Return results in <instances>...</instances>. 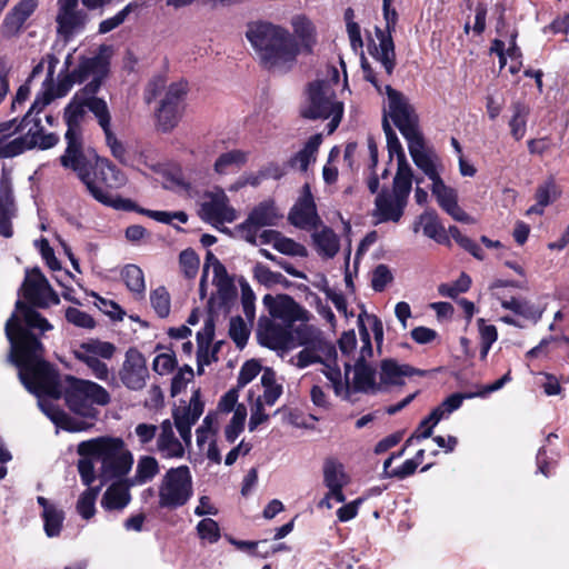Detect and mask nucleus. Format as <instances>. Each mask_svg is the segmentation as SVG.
Returning a JSON list of instances; mask_svg holds the SVG:
<instances>
[{
    "mask_svg": "<svg viewBox=\"0 0 569 569\" xmlns=\"http://www.w3.org/2000/svg\"><path fill=\"white\" fill-rule=\"evenodd\" d=\"M407 142L409 153L417 168L431 180V183L440 179L445 169L443 162L435 149L426 143L423 134Z\"/></svg>",
    "mask_w": 569,
    "mask_h": 569,
    "instance_id": "12",
    "label": "nucleus"
},
{
    "mask_svg": "<svg viewBox=\"0 0 569 569\" xmlns=\"http://www.w3.org/2000/svg\"><path fill=\"white\" fill-rule=\"evenodd\" d=\"M121 277L131 292L139 296L143 295L146 290L144 276L138 266L127 264L121 271Z\"/></svg>",
    "mask_w": 569,
    "mask_h": 569,
    "instance_id": "48",
    "label": "nucleus"
},
{
    "mask_svg": "<svg viewBox=\"0 0 569 569\" xmlns=\"http://www.w3.org/2000/svg\"><path fill=\"white\" fill-rule=\"evenodd\" d=\"M312 239L318 253L323 258H333L339 251V238L330 228L323 227L320 231H315Z\"/></svg>",
    "mask_w": 569,
    "mask_h": 569,
    "instance_id": "37",
    "label": "nucleus"
},
{
    "mask_svg": "<svg viewBox=\"0 0 569 569\" xmlns=\"http://www.w3.org/2000/svg\"><path fill=\"white\" fill-rule=\"evenodd\" d=\"M38 8V0L19 1L4 17L1 33L6 38L17 37L23 29L26 21Z\"/></svg>",
    "mask_w": 569,
    "mask_h": 569,
    "instance_id": "25",
    "label": "nucleus"
},
{
    "mask_svg": "<svg viewBox=\"0 0 569 569\" xmlns=\"http://www.w3.org/2000/svg\"><path fill=\"white\" fill-rule=\"evenodd\" d=\"M62 166L76 171L89 193L102 204L118 210L136 209L133 201L116 197L110 192V190L123 187L127 177L108 159L99 158L96 154H86L82 149L70 154L67 164Z\"/></svg>",
    "mask_w": 569,
    "mask_h": 569,
    "instance_id": "3",
    "label": "nucleus"
},
{
    "mask_svg": "<svg viewBox=\"0 0 569 569\" xmlns=\"http://www.w3.org/2000/svg\"><path fill=\"white\" fill-rule=\"evenodd\" d=\"M413 375L421 376L423 372L408 365H399L392 359H387L381 362L379 386L381 389L388 386H401L405 383V377Z\"/></svg>",
    "mask_w": 569,
    "mask_h": 569,
    "instance_id": "29",
    "label": "nucleus"
},
{
    "mask_svg": "<svg viewBox=\"0 0 569 569\" xmlns=\"http://www.w3.org/2000/svg\"><path fill=\"white\" fill-rule=\"evenodd\" d=\"M197 531L201 539L210 543L217 542L220 538V530L217 521L211 518H204L197 525Z\"/></svg>",
    "mask_w": 569,
    "mask_h": 569,
    "instance_id": "64",
    "label": "nucleus"
},
{
    "mask_svg": "<svg viewBox=\"0 0 569 569\" xmlns=\"http://www.w3.org/2000/svg\"><path fill=\"white\" fill-rule=\"evenodd\" d=\"M382 128L387 138V147L390 160L395 154L397 156V172L395 177L413 178V170L406 158L403 148L396 132L391 128L387 116H383Z\"/></svg>",
    "mask_w": 569,
    "mask_h": 569,
    "instance_id": "27",
    "label": "nucleus"
},
{
    "mask_svg": "<svg viewBox=\"0 0 569 569\" xmlns=\"http://www.w3.org/2000/svg\"><path fill=\"white\" fill-rule=\"evenodd\" d=\"M214 336V322L212 317H208L202 330L197 333L198 342V363L209 365L208 349Z\"/></svg>",
    "mask_w": 569,
    "mask_h": 569,
    "instance_id": "45",
    "label": "nucleus"
},
{
    "mask_svg": "<svg viewBox=\"0 0 569 569\" xmlns=\"http://www.w3.org/2000/svg\"><path fill=\"white\" fill-rule=\"evenodd\" d=\"M114 352L113 343L98 339H89L73 350L76 359L86 363L94 377L100 380H107L109 377V369L101 359H111Z\"/></svg>",
    "mask_w": 569,
    "mask_h": 569,
    "instance_id": "10",
    "label": "nucleus"
},
{
    "mask_svg": "<svg viewBox=\"0 0 569 569\" xmlns=\"http://www.w3.org/2000/svg\"><path fill=\"white\" fill-rule=\"evenodd\" d=\"M279 214L276 206L271 201H263L259 203L249 214L250 222L258 227L276 226Z\"/></svg>",
    "mask_w": 569,
    "mask_h": 569,
    "instance_id": "42",
    "label": "nucleus"
},
{
    "mask_svg": "<svg viewBox=\"0 0 569 569\" xmlns=\"http://www.w3.org/2000/svg\"><path fill=\"white\" fill-rule=\"evenodd\" d=\"M501 306L533 322H537L542 316V312L528 300L511 298L502 300Z\"/></svg>",
    "mask_w": 569,
    "mask_h": 569,
    "instance_id": "44",
    "label": "nucleus"
},
{
    "mask_svg": "<svg viewBox=\"0 0 569 569\" xmlns=\"http://www.w3.org/2000/svg\"><path fill=\"white\" fill-rule=\"evenodd\" d=\"M101 486L89 487L79 497L76 509L82 519L89 520L96 513V500L100 492Z\"/></svg>",
    "mask_w": 569,
    "mask_h": 569,
    "instance_id": "46",
    "label": "nucleus"
},
{
    "mask_svg": "<svg viewBox=\"0 0 569 569\" xmlns=\"http://www.w3.org/2000/svg\"><path fill=\"white\" fill-rule=\"evenodd\" d=\"M42 411L53 421L57 426L68 431H82L87 430L91 425L84 421L76 420L69 417L62 410L56 408L52 403L39 402Z\"/></svg>",
    "mask_w": 569,
    "mask_h": 569,
    "instance_id": "34",
    "label": "nucleus"
},
{
    "mask_svg": "<svg viewBox=\"0 0 569 569\" xmlns=\"http://www.w3.org/2000/svg\"><path fill=\"white\" fill-rule=\"evenodd\" d=\"M229 335L237 347L243 348L248 341L250 329L243 319L237 316L230 320Z\"/></svg>",
    "mask_w": 569,
    "mask_h": 569,
    "instance_id": "55",
    "label": "nucleus"
},
{
    "mask_svg": "<svg viewBox=\"0 0 569 569\" xmlns=\"http://www.w3.org/2000/svg\"><path fill=\"white\" fill-rule=\"evenodd\" d=\"M258 338L263 346L271 349H287L293 342L292 327L281 328L271 319L261 317L258 322Z\"/></svg>",
    "mask_w": 569,
    "mask_h": 569,
    "instance_id": "22",
    "label": "nucleus"
},
{
    "mask_svg": "<svg viewBox=\"0 0 569 569\" xmlns=\"http://www.w3.org/2000/svg\"><path fill=\"white\" fill-rule=\"evenodd\" d=\"M193 496V479L188 466L170 468L158 486L159 507L178 509L188 503Z\"/></svg>",
    "mask_w": 569,
    "mask_h": 569,
    "instance_id": "7",
    "label": "nucleus"
},
{
    "mask_svg": "<svg viewBox=\"0 0 569 569\" xmlns=\"http://www.w3.org/2000/svg\"><path fill=\"white\" fill-rule=\"evenodd\" d=\"M274 249L283 254L292 257H307L308 254L307 249L302 244L281 234L274 242Z\"/></svg>",
    "mask_w": 569,
    "mask_h": 569,
    "instance_id": "61",
    "label": "nucleus"
},
{
    "mask_svg": "<svg viewBox=\"0 0 569 569\" xmlns=\"http://www.w3.org/2000/svg\"><path fill=\"white\" fill-rule=\"evenodd\" d=\"M470 284V277L466 273H461L455 283H441L438 291L443 297L456 298L459 293L468 291Z\"/></svg>",
    "mask_w": 569,
    "mask_h": 569,
    "instance_id": "60",
    "label": "nucleus"
},
{
    "mask_svg": "<svg viewBox=\"0 0 569 569\" xmlns=\"http://www.w3.org/2000/svg\"><path fill=\"white\" fill-rule=\"evenodd\" d=\"M199 213L203 220L216 228L223 222H232L237 218L236 210L229 206L228 197L222 190L208 193Z\"/></svg>",
    "mask_w": 569,
    "mask_h": 569,
    "instance_id": "16",
    "label": "nucleus"
},
{
    "mask_svg": "<svg viewBox=\"0 0 569 569\" xmlns=\"http://www.w3.org/2000/svg\"><path fill=\"white\" fill-rule=\"evenodd\" d=\"M148 377L149 371L143 355L137 349H129L120 370L122 383L130 390H141L146 386Z\"/></svg>",
    "mask_w": 569,
    "mask_h": 569,
    "instance_id": "19",
    "label": "nucleus"
},
{
    "mask_svg": "<svg viewBox=\"0 0 569 569\" xmlns=\"http://www.w3.org/2000/svg\"><path fill=\"white\" fill-rule=\"evenodd\" d=\"M288 219L295 227L303 230L316 229L321 223L309 183L303 184L301 194L290 210Z\"/></svg>",
    "mask_w": 569,
    "mask_h": 569,
    "instance_id": "15",
    "label": "nucleus"
},
{
    "mask_svg": "<svg viewBox=\"0 0 569 569\" xmlns=\"http://www.w3.org/2000/svg\"><path fill=\"white\" fill-rule=\"evenodd\" d=\"M246 38L260 63L268 70L286 72L292 68L300 52L296 38L284 28L270 22L248 24Z\"/></svg>",
    "mask_w": 569,
    "mask_h": 569,
    "instance_id": "4",
    "label": "nucleus"
},
{
    "mask_svg": "<svg viewBox=\"0 0 569 569\" xmlns=\"http://www.w3.org/2000/svg\"><path fill=\"white\" fill-rule=\"evenodd\" d=\"M292 327L293 340L300 346L312 347L318 350H333V346L326 340L322 331L316 326L309 325L308 321Z\"/></svg>",
    "mask_w": 569,
    "mask_h": 569,
    "instance_id": "30",
    "label": "nucleus"
},
{
    "mask_svg": "<svg viewBox=\"0 0 569 569\" xmlns=\"http://www.w3.org/2000/svg\"><path fill=\"white\" fill-rule=\"evenodd\" d=\"M413 178L395 177L392 190L382 189L375 200V217L378 222H398L408 203Z\"/></svg>",
    "mask_w": 569,
    "mask_h": 569,
    "instance_id": "8",
    "label": "nucleus"
},
{
    "mask_svg": "<svg viewBox=\"0 0 569 569\" xmlns=\"http://www.w3.org/2000/svg\"><path fill=\"white\" fill-rule=\"evenodd\" d=\"M159 462L154 457L141 456L138 459L134 476L127 479L129 485L133 487L141 486L151 481L159 473Z\"/></svg>",
    "mask_w": 569,
    "mask_h": 569,
    "instance_id": "38",
    "label": "nucleus"
},
{
    "mask_svg": "<svg viewBox=\"0 0 569 569\" xmlns=\"http://www.w3.org/2000/svg\"><path fill=\"white\" fill-rule=\"evenodd\" d=\"M420 226L422 227L423 234L426 237L437 241L438 243L449 242L448 232L440 222L436 210L430 209L422 212L415 223L413 231L418 232Z\"/></svg>",
    "mask_w": 569,
    "mask_h": 569,
    "instance_id": "31",
    "label": "nucleus"
},
{
    "mask_svg": "<svg viewBox=\"0 0 569 569\" xmlns=\"http://www.w3.org/2000/svg\"><path fill=\"white\" fill-rule=\"evenodd\" d=\"M181 111L160 104L157 111L158 127L162 132L171 131L179 122Z\"/></svg>",
    "mask_w": 569,
    "mask_h": 569,
    "instance_id": "53",
    "label": "nucleus"
},
{
    "mask_svg": "<svg viewBox=\"0 0 569 569\" xmlns=\"http://www.w3.org/2000/svg\"><path fill=\"white\" fill-rule=\"evenodd\" d=\"M58 12L56 17L57 32L64 39L81 32L87 22L88 14L79 9V0H58Z\"/></svg>",
    "mask_w": 569,
    "mask_h": 569,
    "instance_id": "13",
    "label": "nucleus"
},
{
    "mask_svg": "<svg viewBox=\"0 0 569 569\" xmlns=\"http://www.w3.org/2000/svg\"><path fill=\"white\" fill-rule=\"evenodd\" d=\"M138 2L128 3L121 11H119L116 16L108 18L100 22L99 24V33H108L113 29L118 28L121 23L124 22L128 14L133 10L138 9Z\"/></svg>",
    "mask_w": 569,
    "mask_h": 569,
    "instance_id": "56",
    "label": "nucleus"
},
{
    "mask_svg": "<svg viewBox=\"0 0 569 569\" xmlns=\"http://www.w3.org/2000/svg\"><path fill=\"white\" fill-rule=\"evenodd\" d=\"M16 216L12 181L7 172L0 177V234L10 238L13 234L11 220Z\"/></svg>",
    "mask_w": 569,
    "mask_h": 569,
    "instance_id": "24",
    "label": "nucleus"
},
{
    "mask_svg": "<svg viewBox=\"0 0 569 569\" xmlns=\"http://www.w3.org/2000/svg\"><path fill=\"white\" fill-rule=\"evenodd\" d=\"M151 306L161 318L170 312V296L164 287H159L150 293Z\"/></svg>",
    "mask_w": 569,
    "mask_h": 569,
    "instance_id": "57",
    "label": "nucleus"
},
{
    "mask_svg": "<svg viewBox=\"0 0 569 569\" xmlns=\"http://www.w3.org/2000/svg\"><path fill=\"white\" fill-rule=\"evenodd\" d=\"M560 196V190L553 179H549L537 188L536 200L547 207Z\"/></svg>",
    "mask_w": 569,
    "mask_h": 569,
    "instance_id": "59",
    "label": "nucleus"
},
{
    "mask_svg": "<svg viewBox=\"0 0 569 569\" xmlns=\"http://www.w3.org/2000/svg\"><path fill=\"white\" fill-rule=\"evenodd\" d=\"M78 453L94 457L101 462L102 485L113 479L123 480L133 465V456L121 438L100 437L82 441L78 446Z\"/></svg>",
    "mask_w": 569,
    "mask_h": 569,
    "instance_id": "5",
    "label": "nucleus"
},
{
    "mask_svg": "<svg viewBox=\"0 0 569 569\" xmlns=\"http://www.w3.org/2000/svg\"><path fill=\"white\" fill-rule=\"evenodd\" d=\"M263 303L268 308L270 316L281 319L289 328L293 327L296 321H309L311 315L288 295H279L276 298L266 295Z\"/></svg>",
    "mask_w": 569,
    "mask_h": 569,
    "instance_id": "14",
    "label": "nucleus"
},
{
    "mask_svg": "<svg viewBox=\"0 0 569 569\" xmlns=\"http://www.w3.org/2000/svg\"><path fill=\"white\" fill-rule=\"evenodd\" d=\"M323 482L330 489H343L349 483L343 465L335 459H327L323 465Z\"/></svg>",
    "mask_w": 569,
    "mask_h": 569,
    "instance_id": "40",
    "label": "nucleus"
},
{
    "mask_svg": "<svg viewBox=\"0 0 569 569\" xmlns=\"http://www.w3.org/2000/svg\"><path fill=\"white\" fill-rule=\"evenodd\" d=\"M6 322V336L10 342L8 360L19 368V379L24 388L34 395L46 393L53 399L64 398L68 408L84 418L96 419L98 410L93 405L107 406L109 392L100 385L66 376L57 380V375L44 360V348L31 331L46 332L51 323L38 311L22 301L16 303Z\"/></svg>",
    "mask_w": 569,
    "mask_h": 569,
    "instance_id": "1",
    "label": "nucleus"
},
{
    "mask_svg": "<svg viewBox=\"0 0 569 569\" xmlns=\"http://www.w3.org/2000/svg\"><path fill=\"white\" fill-rule=\"evenodd\" d=\"M383 18L386 20V30L376 28V36L379 44L375 46L370 53L385 68L388 74H391L396 66V52L391 33L396 29L398 13L391 8V4H382Z\"/></svg>",
    "mask_w": 569,
    "mask_h": 569,
    "instance_id": "11",
    "label": "nucleus"
},
{
    "mask_svg": "<svg viewBox=\"0 0 569 569\" xmlns=\"http://www.w3.org/2000/svg\"><path fill=\"white\" fill-rule=\"evenodd\" d=\"M186 446L181 438H178L170 419L163 420L159 426L156 439V451L164 459H180L186 453Z\"/></svg>",
    "mask_w": 569,
    "mask_h": 569,
    "instance_id": "21",
    "label": "nucleus"
},
{
    "mask_svg": "<svg viewBox=\"0 0 569 569\" xmlns=\"http://www.w3.org/2000/svg\"><path fill=\"white\" fill-rule=\"evenodd\" d=\"M187 94V84L184 82H177L169 86L164 98L161 100L162 106L171 107L179 111L182 110V102Z\"/></svg>",
    "mask_w": 569,
    "mask_h": 569,
    "instance_id": "52",
    "label": "nucleus"
},
{
    "mask_svg": "<svg viewBox=\"0 0 569 569\" xmlns=\"http://www.w3.org/2000/svg\"><path fill=\"white\" fill-rule=\"evenodd\" d=\"M37 502L42 507L41 517L46 535L50 538L58 537L64 519L63 511L42 496L37 498Z\"/></svg>",
    "mask_w": 569,
    "mask_h": 569,
    "instance_id": "32",
    "label": "nucleus"
},
{
    "mask_svg": "<svg viewBox=\"0 0 569 569\" xmlns=\"http://www.w3.org/2000/svg\"><path fill=\"white\" fill-rule=\"evenodd\" d=\"M133 487L129 485L127 478L123 480H117L112 485H110L104 491L101 506L103 509L108 511H121L123 510L131 501L130 488Z\"/></svg>",
    "mask_w": 569,
    "mask_h": 569,
    "instance_id": "28",
    "label": "nucleus"
},
{
    "mask_svg": "<svg viewBox=\"0 0 569 569\" xmlns=\"http://www.w3.org/2000/svg\"><path fill=\"white\" fill-rule=\"evenodd\" d=\"M112 48L102 44L91 57H81L77 68L72 70V78L78 83L88 81L83 89L74 94L72 100L64 109V121L68 127L64 134L67 148L60 157L61 164H67L70 154L82 150L81 121L86 114V109L90 110L99 121L100 110L106 112L107 118L111 117L107 102L97 98L96 93L100 90L103 80L109 73L110 58Z\"/></svg>",
    "mask_w": 569,
    "mask_h": 569,
    "instance_id": "2",
    "label": "nucleus"
},
{
    "mask_svg": "<svg viewBox=\"0 0 569 569\" xmlns=\"http://www.w3.org/2000/svg\"><path fill=\"white\" fill-rule=\"evenodd\" d=\"M261 385L264 388L260 397L262 402L273 406L282 395V386L276 382V375L271 369H266L261 376Z\"/></svg>",
    "mask_w": 569,
    "mask_h": 569,
    "instance_id": "47",
    "label": "nucleus"
},
{
    "mask_svg": "<svg viewBox=\"0 0 569 569\" xmlns=\"http://www.w3.org/2000/svg\"><path fill=\"white\" fill-rule=\"evenodd\" d=\"M323 373L331 382L335 393L339 397H342L343 399L349 400L351 397V386L348 380L342 381L340 369L338 367L327 366V369L323 371Z\"/></svg>",
    "mask_w": 569,
    "mask_h": 569,
    "instance_id": "50",
    "label": "nucleus"
},
{
    "mask_svg": "<svg viewBox=\"0 0 569 569\" xmlns=\"http://www.w3.org/2000/svg\"><path fill=\"white\" fill-rule=\"evenodd\" d=\"M212 282L217 287V293L222 305L227 306L237 296L233 279L229 276L224 266L216 268Z\"/></svg>",
    "mask_w": 569,
    "mask_h": 569,
    "instance_id": "39",
    "label": "nucleus"
},
{
    "mask_svg": "<svg viewBox=\"0 0 569 569\" xmlns=\"http://www.w3.org/2000/svg\"><path fill=\"white\" fill-rule=\"evenodd\" d=\"M247 161V153L241 150H231L222 153L214 163L218 173H226L231 167H240Z\"/></svg>",
    "mask_w": 569,
    "mask_h": 569,
    "instance_id": "51",
    "label": "nucleus"
},
{
    "mask_svg": "<svg viewBox=\"0 0 569 569\" xmlns=\"http://www.w3.org/2000/svg\"><path fill=\"white\" fill-rule=\"evenodd\" d=\"M321 143V134H315L308 139L305 147L289 160V166L300 171H307L310 163L316 161Z\"/></svg>",
    "mask_w": 569,
    "mask_h": 569,
    "instance_id": "35",
    "label": "nucleus"
},
{
    "mask_svg": "<svg viewBox=\"0 0 569 569\" xmlns=\"http://www.w3.org/2000/svg\"><path fill=\"white\" fill-rule=\"evenodd\" d=\"M58 141L59 137L56 133H44L40 119H34L24 136L10 141V150L7 151V154H13L14 157L34 147L43 150L49 149L56 146Z\"/></svg>",
    "mask_w": 569,
    "mask_h": 569,
    "instance_id": "18",
    "label": "nucleus"
},
{
    "mask_svg": "<svg viewBox=\"0 0 569 569\" xmlns=\"http://www.w3.org/2000/svg\"><path fill=\"white\" fill-rule=\"evenodd\" d=\"M99 126L103 130L107 146L110 148L112 156L121 162L126 161V149L123 144L117 139L111 130V117L108 119L106 112L100 111Z\"/></svg>",
    "mask_w": 569,
    "mask_h": 569,
    "instance_id": "43",
    "label": "nucleus"
},
{
    "mask_svg": "<svg viewBox=\"0 0 569 569\" xmlns=\"http://www.w3.org/2000/svg\"><path fill=\"white\" fill-rule=\"evenodd\" d=\"M381 390L379 383H376V371L368 363L357 361L353 370V381L351 393L353 391L369 392Z\"/></svg>",
    "mask_w": 569,
    "mask_h": 569,
    "instance_id": "33",
    "label": "nucleus"
},
{
    "mask_svg": "<svg viewBox=\"0 0 569 569\" xmlns=\"http://www.w3.org/2000/svg\"><path fill=\"white\" fill-rule=\"evenodd\" d=\"M202 412L203 403L200 401L198 392H194L188 406H179L172 410L173 423L186 446H191V429Z\"/></svg>",
    "mask_w": 569,
    "mask_h": 569,
    "instance_id": "20",
    "label": "nucleus"
},
{
    "mask_svg": "<svg viewBox=\"0 0 569 569\" xmlns=\"http://www.w3.org/2000/svg\"><path fill=\"white\" fill-rule=\"evenodd\" d=\"M66 319L68 322L79 328L93 329L96 327L94 319L89 313L78 308L69 307L66 310Z\"/></svg>",
    "mask_w": 569,
    "mask_h": 569,
    "instance_id": "62",
    "label": "nucleus"
},
{
    "mask_svg": "<svg viewBox=\"0 0 569 569\" xmlns=\"http://www.w3.org/2000/svg\"><path fill=\"white\" fill-rule=\"evenodd\" d=\"M332 353H336V350H318L313 349L312 347H305L303 350H301L296 359V365L299 368H305L309 365L322 362V356H331Z\"/></svg>",
    "mask_w": 569,
    "mask_h": 569,
    "instance_id": "58",
    "label": "nucleus"
},
{
    "mask_svg": "<svg viewBox=\"0 0 569 569\" xmlns=\"http://www.w3.org/2000/svg\"><path fill=\"white\" fill-rule=\"evenodd\" d=\"M512 117L509 120L511 136L517 140H521L527 131V119L529 116V107L521 101H515L511 104Z\"/></svg>",
    "mask_w": 569,
    "mask_h": 569,
    "instance_id": "41",
    "label": "nucleus"
},
{
    "mask_svg": "<svg viewBox=\"0 0 569 569\" xmlns=\"http://www.w3.org/2000/svg\"><path fill=\"white\" fill-rule=\"evenodd\" d=\"M246 418V407L243 405H238L229 425L224 429V437L228 442H234L238 436L243 431Z\"/></svg>",
    "mask_w": 569,
    "mask_h": 569,
    "instance_id": "49",
    "label": "nucleus"
},
{
    "mask_svg": "<svg viewBox=\"0 0 569 569\" xmlns=\"http://www.w3.org/2000/svg\"><path fill=\"white\" fill-rule=\"evenodd\" d=\"M431 192L439 207L451 216L452 219L459 222H472V218L459 207L457 191L447 186L442 178L431 183Z\"/></svg>",
    "mask_w": 569,
    "mask_h": 569,
    "instance_id": "23",
    "label": "nucleus"
},
{
    "mask_svg": "<svg viewBox=\"0 0 569 569\" xmlns=\"http://www.w3.org/2000/svg\"><path fill=\"white\" fill-rule=\"evenodd\" d=\"M292 26L296 34L301 39L303 47L309 51L313 32L311 22L305 17L298 16L292 19Z\"/></svg>",
    "mask_w": 569,
    "mask_h": 569,
    "instance_id": "63",
    "label": "nucleus"
},
{
    "mask_svg": "<svg viewBox=\"0 0 569 569\" xmlns=\"http://www.w3.org/2000/svg\"><path fill=\"white\" fill-rule=\"evenodd\" d=\"M53 66L49 67L48 76L46 81L43 82V90L36 97L31 108L22 120L24 126H29L33 123V120L37 119L32 117L33 113L38 114L46 106H48L54 98V93L52 91V82H53Z\"/></svg>",
    "mask_w": 569,
    "mask_h": 569,
    "instance_id": "36",
    "label": "nucleus"
},
{
    "mask_svg": "<svg viewBox=\"0 0 569 569\" xmlns=\"http://www.w3.org/2000/svg\"><path fill=\"white\" fill-rule=\"evenodd\" d=\"M252 272L253 278L264 287H271L286 280L280 272L271 271L261 262L254 264Z\"/></svg>",
    "mask_w": 569,
    "mask_h": 569,
    "instance_id": "54",
    "label": "nucleus"
},
{
    "mask_svg": "<svg viewBox=\"0 0 569 569\" xmlns=\"http://www.w3.org/2000/svg\"><path fill=\"white\" fill-rule=\"evenodd\" d=\"M23 289L26 299L33 306L46 308L50 305H58L60 301L46 277L38 269L27 274Z\"/></svg>",
    "mask_w": 569,
    "mask_h": 569,
    "instance_id": "17",
    "label": "nucleus"
},
{
    "mask_svg": "<svg viewBox=\"0 0 569 569\" xmlns=\"http://www.w3.org/2000/svg\"><path fill=\"white\" fill-rule=\"evenodd\" d=\"M475 397L473 393L462 395L452 393L446 398L438 407H436L431 413L422 420V426L431 423L422 433H417L418 438H429L432 435V429L438 422L448 417L455 410L459 409L462 405L463 399Z\"/></svg>",
    "mask_w": 569,
    "mask_h": 569,
    "instance_id": "26",
    "label": "nucleus"
},
{
    "mask_svg": "<svg viewBox=\"0 0 569 569\" xmlns=\"http://www.w3.org/2000/svg\"><path fill=\"white\" fill-rule=\"evenodd\" d=\"M339 80L336 67H328V79H317L309 83L307 99L301 108V116L307 119H329L343 103L336 98L333 84Z\"/></svg>",
    "mask_w": 569,
    "mask_h": 569,
    "instance_id": "6",
    "label": "nucleus"
},
{
    "mask_svg": "<svg viewBox=\"0 0 569 569\" xmlns=\"http://www.w3.org/2000/svg\"><path fill=\"white\" fill-rule=\"evenodd\" d=\"M385 90L388 96V116L392 119L403 138L409 141L421 136L419 117L415 108L409 103V100L391 86H386Z\"/></svg>",
    "mask_w": 569,
    "mask_h": 569,
    "instance_id": "9",
    "label": "nucleus"
}]
</instances>
